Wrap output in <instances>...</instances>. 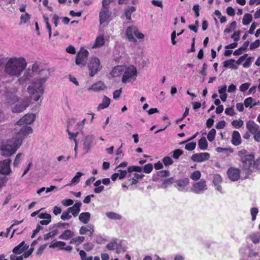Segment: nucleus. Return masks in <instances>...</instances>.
Here are the masks:
<instances>
[{
    "label": "nucleus",
    "mask_w": 260,
    "mask_h": 260,
    "mask_svg": "<svg viewBox=\"0 0 260 260\" xmlns=\"http://www.w3.org/2000/svg\"><path fill=\"white\" fill-rule=\"evenodd\" d=\"M207 188L205 180L202 179L200 181L193 184L191 190L194 193L199 194Z\"/></svg>",
    "instance_id": "nucleus-9"
},
{
    "label": "nucleus",
    "mask_w": 260,
    "mask_h": 260,
    "mask_svg": "<svg viewBox=\"0 0 260 260\" xmlns=\"http://www.w3.org/2000/svg\"><path fill=\"white\" fill-rule=\"evenodd\" d=\"M88 54V51L86 49L81 48L77 54L75 60L76 64L83 66H85Z\"/></svg>",
    "instance_id": "nucleus-8"
},
{
    "label": "nucleus",
    "mask_w": 260,
    "mask_h": 260,
    "mask_svg": "<svg viewBox=\"0 0 260 260\" xmlns=\"http://www.w3.org/2000/svg\"><path fill=\"white\" fill-rule=\"evenodd\" d=\"M31 75H30V71H26L24 73V74L22 77H21L18 79L19 82L21 84H23L27 80H29Z\"/></svg>",
    "instance_id": "nucleus-40"
},
{
    "label": "nucleus",
    "mask_w": 260,
    "mask_h": 260,
    "mask_svg": "<svg viewBox=\"0 0 260 260\" xmlns=\"http://www.w3.org/2000/svg\"><path fill=\"white\" fill-rule=\"evenodd\" d=\"M77 250L79 251V255L80 256L81 260H92V256H90L86 257V253L83 250H79V248H77Z\"/></svg>",
    "instance_id": "nucleus-41"
},
{
    "label": "nucleus",
    "mask_w": 260,
    "mask_h": 260,
    "mask_svg": "<svg viewBox=\"0 0 260 260\" xmlns=\"http://www.w3.org/2000/svg\"><path fill=\"white\" fill-rule=\"evenodd\" d=\"M85 240V238L83 236H78L74 238H73L71 239L70 241V244H73L75 245L76 246H79Z\"/></svg>",
    "instance_id": "nucleus-32"
},
{
    "label": "nucleus",
    "mask_w": 260,
    "mask_h": 260,
    "mask_svg": "<svg viewBox=\"0 0 260 260\" xmlns=\"http://www.w3.org/2000/svg\"><path fill=\"white\" fill-rule=\"evenodd\" d=\"M162 162L165 166H169L173 164L174 161L169 156H166L162 159Z\"/></svg>",
    "instance_id": "nucleus-51"
},
{
    "label": "nucleus",
    "mask_w": 260,
    "mask_h": 260,
    "mask_svg": "<svg viewBox=\"0 0 260 260\" xmlns=\"http://www.w3.org/2000/svg\"><path fill=\"white\" fill-rule=\"evenodd\" d=\"M243 121L241 119L234 120L232 122V125L236 128H239L243 125Z\"/></svg>",
    "instance_id": "nucleus-45"
},
{
    "label": "nucleus",
    "mask_w": 260,
    "mask_h": 260,
    "mask_svg": "<svg viewBox=\"0 0 260 260\" xmlns=\"http://www.w3.org/2000/svg\"><path fill=\"white\" fill-rule=\"evenodd\" d=\"M153 170V165L149 163L145 165L143 167V172L146 174H149Z\"/></svg>",
    "instance_id": "nucleus-49"
},
{
    "label": "nucleus",
    "mask_w": 260,
    "mask_h": 260,
    "mask_svg": "<svg viewBox=\"0 0 260 260\" xmlns=\"http://www.w3.org/2000/svg\"><path fill=\"white\" fill-rule=\"evenodd\" d=\"M88 67L89 71V76L93 77L101 69L102 66L100 64V59L96 57L91 58Z\"/></svg>",
    "instance_id": "nucleus-7"
},
{
    "label": "nucleus",
    "mask_w": 260,
    "mask_h": 260,
    "mask_svg": "<svg viewBox=\"0 0 260 260\" xmlns=\"http://www.w3.org/2000/svg\"><path fill=\"white\" fill-rule=\"evenodd\" d=\"M111 102V100L106 95H104L102 102L98 107V110H101L109 107Z\"/></svg>",
    "instance_id": "nucleus-26"
},
{
    "label": "nucleus",
    "mask_w": 260,
    "mask_h": 260,
    "mask_svg": "<svg viewBox=\"0 0 260 260\" xmlns=\"http://www.w3.org/2000/svg\"><path fill=\"white\" fill-rule=\"evenodd\" d=\"M183 153V150L177 149L173 151V157L175 159H178L179 157Z\"/></svg>",
    "instance_id": "nucleus-52"
},
{
    "label": "nucleus",
    "mask_w": 260,
    "mask_h": 260,
    "mask_svg": "<svg viewBox=\"0 0 260 260\" xmlns=\"http://www.w3.org/2000/svg\"><path fill=\"white\" fill-rule=\"evenodd\" d=\"M28 247L29 246L27 245L23 241L13 248V252L15 254H20L24 250L27 249Z\"/></svg>",
    "instance_id": "nucleus-18"
},
{
    "label": "nucleus",
    "mask_w": 260,
    "mask_h": 260,
    "mask_svg": "<svg viewBox=\"0 0 260 260\" xmlns=\"http://www.w3.org/2000/svg\"><path fill=\"white\" fill-rule=\"evenodd\" d=\"M253 139L255 141L257 142H260V129L257 131L256 133L253 134Z\"/></svg>",
    "instance_id": "nucleus-64"
},
{
    "label": "nucleus",
    "mask_w": 260,
    "mask_h": 260,
    "mask_svg": "<svg viewBox=\"0 0 260 260\" xmlns=\"http://www.w3.org/2000/svg\"><path fill=\"white\" fill-rule=\"evenodd\" d=\"M13 100L14 102H11L9 101L8 103L10 104L16 103L17 104L12 109V112L13 113H20L23 112L29 105L28 102L25 100L19 101L18 98L15 95H13Z\"/></svg>",
    "instance_id": "nucleus-6"
},
{
    "label": "nucleus",
    "mask_w": 260,
    "mask_h": 260,
    "mask_svg": "<svg viewBox=\"0 0 260 260\" xmlns=\"http://www.w3.org/2000/svg\"><path fill=\"white\" fill-rule=\"evenodd\" d=\"M110 15V13L108 10V7L103 8L100 13V22L101 24L104 23L106 22Z\"/></svg>",
    "instance_id": "nucleus-17"
},
{
    "label": "nucleus",
    "mask_w": 260,
    "mask_h": 260,
    "mask_svg": "<svg viewBox=\"0 0 260 260\" xmlns=\"http://www.w3.org/2000/svg\"><path fill=\"white\" fill-rule=\"evenodd\" d=\"M174 178L173 177H170L169 178L165 179L162 182V186L166 187L168 185L171 184L173 183Z\"/></svg>",
    "instance_id": "nucleus-60"
},
{
    "label": "nucleus",
    "mask_w": 260,
    "mask_h": 260,
    "mask_svg": "<svg viewBox=\"0 0 260 260\" xmlns=\"http://www.w3.org/2000/svg\"><path fill=\"white\" fill-rule=\"evenodd\" d=\"M189 184V179L187 178H185L182 179L178 180L176 181L175 186L179 189L180 188L184 187L188 185Z\"/></svg>",
    "instance_id": "nucleus-29"
},
{
    "label": "nucleus",
    "mask_w": 260,
    "mask_h": 260,
    "mask_svg": "<svg viewBox=\"0 0 260 260\" xmlns=\"http://www.w3.org/2000/svg\"><path fill=\"white\" fill-rule=\"evenodd\" d=\"M36 116L34 114H26L16 123L17 125H22L23 124H29L34 122Z\"/></svg>",
    "instance_id": "nucleus-11"
},
{
    "label": "nucleus",
    "mask_w": 260,
    "mask_h": 260,
    "mask_svg": "<svg viewBox=\"0 0 260 260\" xmlns=\"http://www.w3.org/2000/svg\"><path fill=\"white\" fill-rule=\"evenodd\" d=\"M88 232L89 233V236L91 237L94 233L93 228L89 225L82 226L79 230V234L80 235H85Z\"/></svg>",
    "instance_id": "nucleus-23"
},
{
    "label": "nucleus",
    "mask_w": 260,
    "mask_h": 260,
    "mask_svg": "<svg viewBox=\"0 0 260 260\" xmlns=\"http://www.w3.org/2000/svg\"><path fill=\"white\" fill-rule=\"evenodd\" d=\"M43 79H39L34 81L31 86L27 88V91L30 94V98L37 101L44 92L43 84L45 82Z\"/></svg>",
    "instance_id": "nucleus-4"
},
{
    "label": "nucleus",
    "mask_w": 260,
    "mask_h": 260,
    "mask_svg": "<svg viewBox=\"0 0 260 260\" xmlns=\"http://www.w3.org/2000/svg\"><path fill=\"white\" fill-rule=\"evenodd\" d=\"M249 237L254 244H257L260 242V234L258 233H252Z\"/></svg>",
    "instance_id": "nucleus-34"
},
{
    "label": "nucleus",
    "mask_w": 260,
    "mask_h": 260,
    "mask_svg": "<svg viewBox=\"0 0 260 260\" xmlns=\"http://www.w3.org/2000/svg\"><path fill=\"white\" fill-rule=\"evenodd\" d=\"M136 10V8L134 6L128 7L124 11V15L126 18V19L128 21L131 20V15L132 14L135 12Z\"/></svg>",
    "instance_id": "nucleus-31"
},
{
    "label": "nucleus",
    "mask_w": 260,
    "mask_h": 260,
    "mask_svg": "<svg viewBox=\"0 0 260 260\" xmlns=\"http://www.w3.org/2000/svg\"><path fill=\"white\" fill-rule=\"evenodd\" d=\"M26 66V62L23 57L10 58L7 62L5 71L9 75L19 76Z\"/></svg>",
    "instance_id": "nucleus-1"
},
{
    "label": "nucleus",
    "mask_w": 260,
    "mask_h": 260,
    "mask_svg": "<svg viewBox=\"0 0 260 260\" xmlns=\"http://www.w3.org/2000/svg\"><path fill=\"white\" fill-rule=\"evenodd\" d=\"M142 168L139 166H131L127 168V171L129 173L133 172H141Z\"/></svg>",
    "instance_id": "nucleus-47"
},
{
    "label": "nucleus",
    "mask_w": 260,
    "mask_h": 260,
    "mask_svg": "<svg viewBox=\"0 0 260 260\" xmlns=\"http://www.w3.org/2000/svg\"><path fill=\"white\" fill-rule=\"evenodd\" d=\"M81 205L82 204L81 202H77L73 206L69 207L68 210L74 217H76L80 211Z\"/></svg>",
    "instance_id": "nucleus-22"
},
{
    "label": "nucleus",
    "mask_w": 260,
    "mask_h": 260,
    "mask_svg": "<svg viewBox=\"0 0 260 260\" xmlns=\"http://www.w3.org/2000/svg\"><path fill=\"white\" fill-rule=\"evenodd\" d=\"M232 143L234 146H238L242 142L240 134L238 131H234L232 135Z\"/></svg>",
    "instance_id": "nucleus-20"
},
{
    "label": "nucleus",
    "mask_w": 260,
    "mask_h": 260,
    "mask_svg": "<svg viewBox=\"0 0 260 260\" xmlns=\"http://www.w3.org/2000/svg\"><path fill=\"white\" fill-rule=\"evenodd\" d=\"M83 246L84 249L87 251L91 250L94 247L93 244L90 242L85 243Z\"/></svg>",
    "instance_id": "nucleus-58"
},
{
    "label": "nucleus",
    "mask_w": 260,
    "mask_h": 260,
    "mask_svg": "<svg viewBox=\"0 0 260 260\" xmlns=\"http://www.w3.org/2000/svg\"><path fill=\"white\" fill-rule=\"evenodd\" d=\"M117 246L116 240H112L107 245V248L109 250L115 249Z\"/></svg>",
    "instance_id": "nucleus-50"
},
{
    "label": "nucleus",
    "mask_w": 260,
    "mask_h": 260,
    "mask_svg": "<svg viewBox=\"0 0 260 260\" xmlns=\"http://www.w3.org/2000/svg\"><path fill=\"white\" fill-rule=\"evenodd\" d=\"M238 155L242 162V169L247 173H251V168H254V154L249 153L247 150L243 149L238 151Z\"/></svg>",
    "instance_id": "nucleus-3"
},
{
    "label": "nucleus",
    "mask_w": 260,
    "mask_h": 260,
    "mask_svg": "<svg viewBox=\"0 0 260 260\" xmlns=\"http://www.w3.org/2000/svg\"><path fill=\"white\" fill-rule=\"evenodd\" d=\"M221 182L222 178L221 176L218 174H215L213 176V182L214 183L216 189L220 191L222 189L221 186L220 185Z\"/></svg>",
    "instance_id": "nucleus-24"
},
{
    "label": "nucleus",
    "mask_w": 260,
    "mask_h": 260,
    "mask_svg": "<svg viewBox=\"0 0 260 260\" xmlns=\"http://www.w3.org/2000/svg\"><path fill=\"white\" fill-rule=\"evenodd\" d=\"M66 243L63 241H56L52 243L50 245V248H59L60 250H64L67 251H71L73 247L71 246L68 245L66 246Z\"/></svg>",
    "instance_id": "nucleus-14"
},
{
    "label": "nucleus",
    "mask_w": 260,
    "mask_h": 260,
    "mask_svg": "<svg viewBox=\"0 0 260 260\" xmlns=\"http://www.w3.org/2000/svg\"><path fill=\"white\" fill-rule=\"evenodd\" d=\"M93 137L91 135L86 136L83 141V149L88 152L90 149V146L93 142Z\"/></svg>",
    "instance_id": "nucleus-19"
},
{
    "label": "nucleus",
    "mask_w": 260,
    "mask_h": 260,
    "mask_svg": "<svg viewBox=\"0 0 260 260\" xmlns=\"http://www.w3.org/2000/svg\"><path fill=\"white\" fill-rule=\"evenodd\" d=\"M60 218L62 220H65L71 219L72 218V216L70 215V212L67 209L66 211L63 212Z\"/></svg>",
    "instance_id": "nucleus-53"
},
{
    "label": "nucleus",
    "mask_w": 260,
    "mask_h": 260,
    "mask_svg": "<svg viewBox=\"0 0 260 260\" xmlns=\"http://www.w3.org/2000/svg\"><path fill=\"white\" fill-rule=\"evenodd\" d=\"M136 28L133 26H129L126 29V36L130 41L137 42L136 39L133 36L134 30H136Z\"/></svg>",
    "instance_id": "nucleus-25"
},
{
    "label": "nucleus",
    "mask_w": 260,
    "mask_h": 260,
    "mask_svg": "<svg viewBox=\"0 0 260 260\" xmlns=\"http://www.w3.org/2000/svg\"><path fill=\"white\" fill-rule=\"evenodd\" d=\"M22 155V154L21 153H19L16 155V157H15V160L13 162V165L14 167L18 166V164H19V162L20 161V157Z\"/></svg>",
    "instance_id": "nucleus-62"
},
{
    "label": "nucleus",
    "mask_w": 260,
    "mask_h": 260,
    "mask_svg": "<svg viewBox=\"0 0 260 260\" xmlns=\"http://www.w3.org/2000/svg\"><path fill=\"white\" fill-rule=\"evenodd\" d=\"M67 132L69 136V139L70 140H73L75 143H76V141H77L76 140V137L78 135L79 132L72 133L69 131V128L67 129Z\"/></svg>",
    "instance_id": "nucleus-48"
},
{
    "label": "nucleus",
    "mask_w": 260,
    "mask_h": 260,
    "mask_svg": "<svg viewBox=\"0 0 260 260\" xmlns=\"http://www.w3.org/2000/svg\"><path fill=\"white\" fill-rule=\"evenodd\" d=\"M32 131H33L32 128L29 126H22L17 133V135L19 137V138H17V139L22 140V138H24L27 136L28 135L31 134Z\"/></svg>",
    "instance_id": "nucleus-16"
},
{
    "label": "nucleus",
    "mask_w": 260,
    "mask_h": 260,
    "mask_svg": "<svg viewBox=\"0 0 260 260\" xmlns=\"http://www.w3.org/2000/svg\"><path fill=\"white\" fill-rule=\"evenodd\" d=\"M125 66H117L115 67L111 72V75L112 77H117L121 75L124 71Z\"/></svg>",
    "instance_id": "nucleus-21"
},
{
    "label": "nucleus",
    "mask_w": 260,
    "mask_h": 260,
    "mask_svg": "<svg viewBox=\"0 0 260 260\" xmlns=\"http://www.w3.org/2000/svg\"><path fill=\"white\" fill-rule=\"evenodd\" d=\"M137 76V69L134 66L131 65L127 67H125L121 81L123 83H126L131 82V80H135Z\"/></svg>",
    "instance_id": "nucleus-5"
},
{
    "label": "nucleus",
    "mask_w": 260,
    "mask_h": 260,
    "mask_svg": "<svg viewBox=\"0 0 260 260\" xmlns=\"http://www.w3.org/2000/svg\"><path fill=\"white\" fill-rule=\"evenodd\" d=\"M157 175L160 177H166L170 175V172L168 170H161L157 173Z\"/></svg>",
    "instance_id": "nucleus-59"
},
{
    "label": "nucleus",
    "mask_w": 260,
    "mask_h": 260,
    "mask_svg": "<svg viewBox=\"0 0 260 260\" xmlns=\"http://www.w3.org/2000/svg\"><path fill=\"white\" fill-rule=\"evenodd\" d=\"M241 31L240 30L234 31L233 34L231 36V38L233 39L235 42H237L240 39V35Z\"/></svg>",
    "instance_id": "nucleus-57"
},
{
    "label": "nucleus",
    "mask_w": 260,
    "mask_h": 260,
    "mask_svg": "<svg viewBox=\"0 0 260 260\" xmlns=\"http://www.w3.org/2000/svg\"><path fill=\"white\" fill-rule=\"evenodd\" d=\"M105 44V39L103 36H98L95 41L93 47H98L102 46Z\"/></svg>",
    "instance_id": "nucleus-35"
},
{
    "label": "nucleus",
    "mask_w": 260,
    "mask_h": 260,
    "mask_svg": "<svg viewBox=\"0 0 260 260\" xmlns=\"http://www.w3.org/2000/svg\"><path fill=\"white\" fill-rule=\"evenodd\" d=\"M106 86L104 82L99 81L92 85L91 88L94 91L103 90L106 88Z\"/></svg>",
    "instance_id": "nucleus-30"
},
{
    "label": "nucleus",
    "mask_w": 260,
    "mask_h": 260,
    "mask_svg": "<svg viewBox=\"0 0 260 260\" xmlns=\"http://www.w3.org/2000/svg\"><path fill=\"white\" fill-rule=\"evenodd\" d=\"M106 214L109 218L111 219L119 220L121 218L120 215L113 212H107Z\"/></svg>",
    "instance_id": "nucleus-39"
},
{
    "label": "nucleus",
    "mask_w": 260,
    "mask_h": 260,
    "mask_svg": "<svg viewBox=\"0 0 260 260\" xmlns=\"http://www.w3.org/2000/svg\"><path fill=\"white\" fill-rule=\"evenodd\" d=\"M216 131L215 129H211L207 135V139L210 142L213 141L215 137Z\"/></svg>",
    "instance_id": "nucleus-46"
},
{
    "label": "nucleus",
    "mask_w": 260,
    "mask_h": 260,
    "mask_svg": "<svg viewBox=\"0 0 260 260\" xmlns=\"http://www.w3.org/2000/svg\"><path fill=\"white\" fill-rule=\"evenodd\" d=\"M11 159H6L0 161V173L4 175H8L11 172L10 168Z\"/></svg>",
    "instance_id": "nucleus-10"
},
{
    "label": "nucleus",
    "mask_w": 260,
    "mask_h": 260,
    "mask_svg": "<svg viewBox=\"0 0 260 260\" xmlns=\"http://www.w3.org/2000/svg\"><path fill=\"white\" fill-rule=\"evenodd\" d=\"M196 146V142H192L187 143L185 145V148L187 150L192 151V150H193V149H195Z\"/></svg>",
    "instance_id": "nucleus-56"
},
{
    "label": "nucleus",
    "mask_w": 260,
    "mask_h": 260,
    "mask_svg": "<svg viewBox=\"0 0 260 260\" xmlns=\"http://www.w3.org/2000/svg\"><path fill=\"white\" fill-rule=\"evenodd\" d=\"M240 173V169L234 167H230L227 171L229 178L233 181H237L239 179Z\"/></svg>",
    "instance_id": "nucleus-12"
},
{
    "label": "nucleus",
    "mask_w": 260,
    "mask_h": 260,
    "mask_svg": "<svg viewBox=\"0 0 260 260\" xmlns=\"http://www.w3.org/2000/svg\"><path fill=\"white\" fill-rule=\"evenodd\" d=\"M117 173H119V179L121 180L123 179L127 175V170H117Z\"/></svg>",
    "instance_id": "nucleus-61"
},
{
    "label": "nucleus",
    "mask_w": 260,
    "mask_h": 260,
    "mask_svg": "<svg viewBox=\"0 0 260 260\" xmlns=\"http://www.w3.org/2000/svg\"><path fill=\"white\" fill-rule=\"evenodd\" d=\"M31 15L28 13H25L24 14H22L20 16V21L19 24L26 23L30 19Z\"/></svg>",
    "instance_id": "nucleus-37"
},
{
    "label": "nucleus",
    "mask_w": 260,
    "mask_h": 260,
    "mask_svg": "<svg viewBox=\"0 0 260 260\" xmlns=\"http://www.w3.org/2000/svg\"><path fill=\"white\" fill-rule=\"evenodd\" d=\"M258 212V209L255 207H253L250 209V213L252 216V220L254 221L256 219V215Z\"/></svg>",
    "instance_id": "nucleus-55"
},
{
    "label": "nucleus",
    "mask_w": 260,
    "mask_h": 260,
    "mask_svg": "<svg viewBox=\"0 0 260 260\" xmlns=\"http://www.w3.org/2000/svg\"><path fill=\"white\" fill-rule=\"evenodd\" d=\"M90 214L89 212L81 213L79 216V220L84 224L87 223L90 220Z\"/></svg>",
    "instance_id": "nucleus-28"
},
{
    "label": "nucleus",
    "mask_w": 260,
    "mask_h": 260,
    "mask_svg": "<svg viewBox=\"0 0 260 260\" xmlns=\"http://www.w3.org/2000/svg\"><path fill=\"white\" fill-rule=\"evenodd\" d=\"M22 142V139L12 138L8 140L5 143H3L0 147L2 155L7 157L14 154Z\"/></svg>",
    "instance_id": "nucleus-2"
},
{
    "label": "nucleus",
    "mask_w": 260,
    "mask_h": 260,
    "mask_svg": "<svg viewBox=\"0 0 260 260\" xmlns=\"http://www.w3.org/2000/svg\"><path fill=\"white\" fill-rule=\"evenodd\" d=\"M224 112L226 115L230 116H233L235 114L234 110L233 107L226 108Z\"/></svg>",
    "instance_id": "nucleus-63"
},
{
    "label": "nucleus",
    "mask_w": 260,
    "mask_h": 260,
    "mask_svg": "<svg viewBox=\"0 0 260 260\" xmlns=\"http://www.w3.org/2000/svg\"><path fill=\"white\" fill-rule=\"evenodd\" d=\"M260 46V40L257 39L255 40L254 42H252L250 44L249 49L250 50H252L255 48H258Z\"/></svg>",
    "instance_id": "nucleus-54"
},
{
    "label": "nucleus",
    "mask_w": 260,
    "mask_h": 260,
    "mask_svg": "<svg viewBox=\"0 0 260 260\" xmlns=\"http://www.w3.org/2000/svg\"><path fill=\"white\" fill-rule=\"evenodd\" d=\"M198 146L200 149L206 150L208 147V143L205 137L201 138L198 142Z\"/></svg>",
    "instance_id": "nucleus-33"
},
{
    "label": "nucleus",
    "mask_w": 260,
    "mask_h": 260,
    "mask_svg": "<svg viewBox=\"0 0 260 260\" xmlns=\"http://www.w3.org/2000/svg\"><path fill=\"white\" fill-rule=\"evenodd\" d=\"M253 99L251 97L246 98L244 101V104L245 107L252 108V107L256 105V103H253Z\"/></svg>",
    "instance_id": "nucleus-38"
},
{
    "label": "nucleus",
    "mask_w": 260,
    "mask_h": 260,
    "mask_svg": "<svg viewBox=\"0 0 260 260\" xmlns=\"http://www.w3.org/2000/svg\"><path fill=\"white\" fill-rule=\"evenodd\" d=\"M237 23L236 21H232L228 28H226L224 30V33H230L234 30L236 28Z\"/></svg>",
    "instance_id": "nucleus-43"
},
{
    "label": "nucleus",
    "mask_w": 260,
    "mask_h": 260,
    "mask_svg": "<svg viewBox=\"0 0 260 260\" xmlns=\"http://www.w3.org/2000/svg\"><path fill=\"white\" fill-rule=\"evenodd\" d=\"M74 235V232L70 230H65L62 234L59 236L60 239L68 240L72 238Z\"/></svg>",
    "instance_id": "nucleus-27"
},
{
    "label": "nucleus",
    "mask_w": 260,
    "mask_h": 260,
    "mask_svg": "<svg viewBox=\"0 0 260 260\" xmlns=\"http://www.w3.org/2000/svg\"><path fill=\"white\" fill-rule=\"evenodd\" d=\"M82 175H83V174L82 173L80 172H78L76 174V175L73 178V179L71 181L70 183L68 185H71L72 184H75L79 183L80 181V178Z\"/></svg>",
    "instance_id": "nucleus-36"
},
{
    "label": "nucleus",
    "mask_w": 260,
    "mask_h": 260,
    "mask_svg": "<svg viewBox=\"0 0 260 260\" xmlns=\"http://www.w3.org/2000/svg\"><path fill=\"white\" fill-rule=\"evenodd\" d=\"M210 154L207 152H201L199 153L193 154L191 156V160L194 162H202L209 159Z\"/></svg>",
    "instance_id": "nucleus-13"
},
{
    "label": "nucleus",
    "mask_w": 260,
    "mask_h": 260,
    "mask_svg": "<svg viewBox=\"0 0 260 260\" xmlns=\"http://www.w3.org/2000/svg\"><path fill=\"white\" fill-rule=\"evenodd\" d=\"M252 20V15L250 14H246L243 18L242 23L244 25L248 24Z\"/></svg>",
    "instance_id": "nucleus-42"
},
{
    "label": "nucleus",
    "mask_w": 260,
    "mask_h": 260,
    "mask_svg": "<svg viewBox=\"0 0 260 260\" xmlns=\"http://www.w3.org/2000/svg\"><path fill=\"white\" fill-rule=\"evenodd\" d=\"M246 127L248 131L252 135L260 130V126L252 120L247 121Z\"/></svg>",
    "instance_id": "nucleus-15"
},
{
    "label": "nucleus",
    "mask_w": 260,
    "mask_h": 260,
    "mask_svg": "<svg viewBox=\"0 0 260 260\" xmlns=\"http://www.w3.org/2000/svg\"><path fill=\"white\" fill-rule=\"evenodd\" d=\"M201 174L199 171H196L192 172V173L190 175V178L194 180L197 181L201 178Z\"/></svg>",
    "instance_id": "nucleus-44"
}]
</instances>
